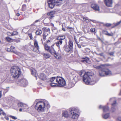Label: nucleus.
Returning <instances> with one entry per match:
<instances>
[{
    "instance_id": "obj_1",
    "label": "nucleus",
    "mask_w": 121,
    "mask_h": 121,
    "mask_svg": "<svg viewBox=\"0 0 121 121\" xmlns=\"http://www.w3.org/2000/svg\"><path fill=\"white\" fill-rule=\"evenodd\" d=\"M50 81L51 82L50 85L52 87L58 86L60 87H63L66 85L65 80L61 77H52L50 79Z\"/></svg>"
},
{
    "instance_id": "obj_2",
    "label": "nucleus",
    "mask_w": 121,
    "mask_h": 121,
    "mask_svg": "<svg viewBox=\"0 0 121 121\" xmlns=\"http://www.w3.org/2000/svg\"><path fill=\"white\" fill-rule=\"evenodd\" d=\"M38 99H36L35 101L36 103L35 108L37 111L40 112H43L45 109L46 107H50V106L48 103L47 101H38Z\"/></svg>"
},
{
    "instance_id": "obj_3",
    "label": "nucleus",
    "mask_w": 121,
    "mask_h": 121,
    "mask_svg": "<svg viewBox=\"0 0 121 121\" xmlns=\"http://www.w3.org/2000/svg\"><path fill=\"white\" fill-rule=\"evenodd\" d=\"M93 66L97 69H100L99 71V74L101 76H104L106 75H108L111 74V72L108 69L106 68L104 65H101L100 66L94 65Z\"/></svg>"
},
{
    "instance_id": "obj_4",
    "label": "nucleus",
    "mask_w": 121,
    "mask_h": 121,
    "mask_svg": "<svg viewBox=\"0 0 121 121\" xmlns=\"http://www.w3.org/2000/svg\"><path fill=\"white\" fill-rule=\"evenodd\" d=\"M10 72L12 77L15 79L17 78L21 73L20 69L17 66L12 67L10 70Z\"/></svg>"
},
{
    "instance_id": "obj_5",
    "label": "nucleus",
    "mask_w": 121,
    "mask_h": 121,
    "mask_svg": "<svg viewBox=\"0 0 121 121\" xmlns=\"http://www.w3.org/2000/svg\"><path fill=\"white\" fill-rule=\"evenodd\" d=\"M63 3V0H48V4L49 7L53 8L55 5L59 6Z\"/></svg>"
},
{
    "instance_id": "obj_6",
    "label": "nucleus",
    "mask_w": 121,
    "mask_h": 121,
    "mask_svg": "<svg viewBox=\"0 0 121 121\" xmlns=\"http://www.w3.org/2000/svg\"><path fill=\"white\" fill-rule=\"evenodd\" d=\"M69 111L73 119H77L79 116V110L77 108H69Z\"/></svg>"
},
{
    "instance_id": "obj_7",
    "label": "nucleus",
    "mask_w": 121,
    "mask_h": 121,
    "mask_svg": "<svg viewBox=\"0 0 121 121\" xmlns=\"http://www.w3.org/2000/svg\"><path fill=\"white\" fill-rule=\"evenodd\" d=\"M88 72H86L83 75V81L86 84L91 85V82L92 81L91 80L92 76Z\"/></svg>"
},
{
    "instance_id": "obj_8",
    "label": "nucleus",
    "mask_w": 121,
    "mask_h": 121,
    "mask_svg": "<svg viewBox=\"0 0 121 121\" xmlns=\"http://www.w3.org/2000/svg\"><path fill=\"white\" fill-rule=\"evenodd\" d=\"M34 45L35 48H34L33 50L34 52H35L38 53H39L40 52L39 51V48L38 44V42L36 39H35L34 40Z\"/></svg>"
},
{
    "instance_id": "obj_9",
    "label": "nucleus",
    "mask_w": 121,
    "mask_h": 121,
    "mask_svg": "<svg viewBox=\"0 0 121 121\" xmlns=\"http://www.w3.org/2000/svg\"><path fill=\"white\" fill-rule=\"evenodd\" d=\"M17 105L18 107L22 108L24 111H26V109L28 108L27 105L22 102L18 103L17 104Z\"/></svg>"
},
{
    "instance_id": "obj_10",
    "label": "nucleus",
    "mask_w": 121,
    "mask_h": 121,
    "mask_svg": "<svg viewBox=\"0 0 121 121\" xmlns=\"http://www.w3.org/2000/svg\"><path fill=\"white\" fill-rule=\"evenodd\" d=\"M114 100V101L113 103L112 104V107L111 109V111L112 112H115L116 110V107L117 105V103L116 100H115V99L114 98H112L110 99V100L111 101L112 100Z\"/></svg>"
},
{
    "instance_id": "obj_11",
    "label": "nucleus",
    "mask_w": 121,
    "mask_h": 121,
    "mask_svg": "<svg viewBox=\"0 0 121 121\" xmlns=\"http://www.w3.org/2000/svg\"><path fill=\"white\" fill-rule=\"evenodd\" d=\"M20 82L22 84V86H25L28 84L27 81L24 78L22 79Z\"/></svg>"
},
{
    "instance_id": "obj_12",
    "label": "nucleus",
    "mask_w": 121,
    "mask_h": 121,
    "mask_svg": "<svg viewBox=\"0 0 121 121\" xmlns=\"http://www.w3.org/2000/svg\"><path fill=\"white\" fill-rule=\"evenodd\" d=\"M91 7L92 8L95 10L99 11V6L95 3L92 4Z\"/></svg>"
},
{
    "instance_id": "obj_13",
    "label": "nucleus",
    "mask_w": 121,
    "mask_h": 121,
    "mask_svg": "<svg viewBox=\"0 0 121 121\" xmlns=\"http://www.w3.org/2000/svg\"><path fill=\"white\" fill-rule=\"evenodd\" d=\"M105 3L108 7L111 6L112 4V0H105Z\"/></svg>"
},
{
    "instance_id": "obj_14",
    "label": "nucleus",
    "mask_w": 121,
    "mask_h": 121,
    "mask_svg": "<svg viewBox=\"0 0 121 121\" xmlns=\"http://www.w3.org/2000/svg\"><path fill=\"white\" fill-rule=\"evenodd\" d=\"M39 77L41 79L44 80L46 79V76L44 73H41L39 76Z\"/></svg>"
},
{
    "instance_id": "obj_15",
    "label": "nucleus",
    "mask_w": 121,
    "mask_h": 121,
    "mask_svg": "<svg viewBox=\"0 0 121 121\" xmlns=\"http://www.w3.org/2000/svg\"><path fill=\"white\" fill-rule=\"evenodd\" d=\"M64 48L65 51L67 52H68L72 51L73 49L68 46L65 45L64 46Z\"/></svg>"
},
{
    "instance_id": "obj_16",
    "label": "nucleus",
    "mask_w": 121,
    "mask_h": 121,
    "mask_svg": "<svg viewBox=\"0 0 121 121\" xmlns=\"http://www.w3.org/2000/svg\"><path fill=\"white\" fill-rule=\"evenodd\" d=\"M49 52L52 55L55 54L56 51L54 49V44H53Z\"/></svg>"
},
{
    "instance_id": "obj_17",
    "label": "nucleus",
    "mask_w": 121,
    "mask_h": 121,
    "mask_svg": "<svg viewBox=\"0 0 121 121\" xmlns=\"http://www.w3.org/2000/svg\"><path fill=\"white\" fill-rule=\"evenodd\" d=\"M65 38V35H59L57 36V40H62L64 39Z\"/></svg>"
},
{
    "instance_id": "obj_18",
    "label": "nucleus",
    "mask_w": 121,
    "mask_h": 121,
    "mask_svg": "<svg viewBox=\"0 0 121 121\" xmlns=\"http://www.w3.org/2000/svg\"><path fill=\"white\" fill-rule=\"evenodd\" d=\"M99 108L100 109L103 108L104 112H107L109 110L108 107L107 106H103L102 105H100L99 106Z\"/></svg>"
},
{
    "instance_id": "obj_19",
    "label": "nucleus",
    "mask_w": 121,
    "mask_h": 121,
    "mask_svg": "<svg viewBox=\"0 0 121 121\" xmlns=\"http://www.w3.org/2000/svg\"><path fill=\"white\" fill-rule=\"evenodd\" d=\"M53 55H54V56L57 59H60L61 58V54L58 52L56 53L55 52V54H53Z\"/></svg>"
},
{
    "instance_id": "obj_20",
    "label": "nucleus",
    "mask_w": 121,
    "mask_h": 121,
    "mask_svg": "<svg viewBox=\"0 0 121 121\" xmlns=\"http://www.w3.org/2000/svg\"><path fill=\"white\" fill-rule=\"evenodd\" d=\"M58 41H57L56 43V46L58 48L59 50L60 49V45H61L63 43V41L62 40H58Z\"/></svg>"
},
{
    "instance_id": "obj_21",
    "label": "nucleus",
    "mask_w": 121,
    "mask_h": 121,
    "mask_svg": "<svg viewBox=\"0 0 121 121\" xmlns=\"http://www.w3.org/2000/svg\"><path fill=\"white\" fill-rule=\"evenodd\" d=\"M62 116L66 118H67L69 117V115L68 112L67 111H65L63 112L62 113Z\"/></svg>"
},
{
    "instance_id": "obj_22",
    "label": "nucleus",
    "mask_w": 121,
    "mask_h": 121,
    "mask_svg": "<svg viewBox=\"0 0 121 121\" xmlns=\"http://www.w3.org/2000/svg\"><path fill=\"white\" fill-rule=\"evenodd\" d=\"M54 14V13L52 11H51L49 12H48L47 14V15H50V16L49 17V18L51 19H52L54 17V16H53V14Z\"/></svg>"
},
{
    "instance_id": "obj_23",
    "label": "nucleus",
    "mask_w": 121,
    "mask_h": 121,
    "mask_svg": "<svg viewBox=\"0 0 121 121\" xmlns=\"http://www.w3.org/2000/svg\"><path fill=\"white\" fill-rule=\"evenodd\" d=\"M103 33L104 34L110 36H112L114 35L111 32V33H109L107 31H103Z\"/></svg>"
},
{
    "instance_id": "obj_24",
    "label": "nucleus",
    "mask_w": 121,
    "mask_h": 121,
    "mask_svg": "<svg viewBox=\"0 0 121 121\" xmlns=\"http://www.w3.org/2000/svg\"><path fill=\"white\" fill-rule=\"evenodd\" d=\"M31 73L32 75L35 76V77H36V75H37V73H36V70L34 69H33L31 70Z\"/></svg>"
},
{
    "instance_id": "obj_25",
    "label": "nucleus",
    "mask_w": 121,
    "mask_h": 121,
    "mask_svg": "<svg viewBox=\"0 0 121 121\" xmlns=\"http://www.w3.org/2000/svg\"><path fill=\"white\" fill-rule=\"evenodd\" d=\"M68 46L73 49V42L71 40H69L68 42Z\"/></svg>"
},
{
    "instance_id": "obj_26",
    "label": "nucleus",
    "mask_w": 121,
    "mask_h": 121,
    "mask_svg": "<svg viewBox=\"0 0 121 121\" xmlns=\"http://www.w3.org/2000/svg\"><path fill=\"white\" fill-rule=\"evenodd\" d=\"M73 79L74 80L75 82H77L79 79L78 75L74 74L73 76Z\"/></svg>"
},
{
    "instance_id": "obj_27",
    "label": "nucleus",
    "mask_w": 121,
    "mask_h": 121,
    "mask_svg": "<svg viewBox=\"0 0 121 121\" xmlns=\"http://www.w3.org/2000/svg\"><path fill=\"white\" fill-rule=\"evenodd\" d=\"M42 54L43 56L46 59L50 57V55L48 54L43 53H42Z\"/></svg>"
},
{
    "instance_id": "obj_28",
    "label": "nucleus",
    "mask_w": 121,
    "mask_h": 121,
    "mask_svg": "<svg viewBox=\"0 0 121 121\" xmlns=\"http://www.w3.org/2000/svg\"><path fill=\"white\" fill-rule=\"evenodd\" d=\"M83 19L84 21L86 22V23H88L89 22L90 20L93 22H94L95 21V20H90L89 19H87V18L83 17Z\"/></svg>"
},
{
    "instance_id": "obj_29",
    "label": "nucleus",
    "mask_w": 121,
    "mask_h": 121,
    "mask_svg": "<svg viewBox=\"0 0 121 121\" xmlns=\"http://www.w3.org/2000/svg\"><path fill=\"white\" fill-rule=\"evenodd\" d=\"M50 47L47 44H45L44 45V48L45 50L49 52Z\"/></svg>"
},
{
    "instance_id": "obj_30",
    "label": "nucleus",
    "mask_w": 121,
    "mask_h": 121,
    "mask_svg": "<svg viewBox=\"0 0 121 121\" xmlns=\"http://www.w3.org/2000/svg\"><path fill=\"white\" fill-rule=\"evenodd\" d=\"M109 116V113H106L103 115V118L105 119L108 118Z\"/></svg>"
},
{
    "instance_id": "obj_31",
    "label": "nucleus",
    "mask_w": 121,
    "mask_h": 121,
    "mask_svg": "<svg viewBox=\"0 0 121 121\" xmlns=\"http://www.w3.org/2000/svg\"><path fill=\"white\" fill-rule=\"evenodd\" d=\"M89 58L87 57H85L83 59L81 60L82 62H84L87 63L88 61L89 60Z\"/></svg>"
},
{
    "instance_id": "obj_32",
    "label": "nucleus",
    "mask_w": 121,
    "mask_h": 121,
    "mask_svg": "<svg viewBox=\"0 0 121 121\" xmlns=\"http://www.w3.org/2000/svg\"><path fill=\"white\" fill-rule=\"evenodd\" d=\"M42 33V31L39 30H38L35 32L36 34V35H40Z\"/></svg>"
},
{
    "instance_id": "obj_33",
    "label": "nucleus",
    "mask_w": 121,
    "mask_h": 121,
    "mask_svg": "<svg viewBox=\"0 0 121 121\" xmlns=\"http://www.w3.org/2000/svg\"><path fill=\"white\" fill-rule=\"evenodd\" d=\"M68 85L69 87L70 88L73 86H74V84L72 82H70L69 83Z\"/></svg>"
},
{
    "instance_id": "obj_34",
    "label": "nucleus",
    "mask_w": 121,
    "mask_h": 121,
    "mask_svg": "<svg viewBox=\"0 0 121 121\" xmlns=\"http://www.w3.org/2000/svg\"><path fill=\"white\" fill-rule=\"evenodd\" d=\"M2 114L3 115L6 116V114L4 113L3 111L1 109H0V115Z\"/></svg>"
},
{
    "instance_id": "obj_35",
    "label": "nucleus",
    "mask_w": 121,
    "mask_h": 121,
    "mask_svg": "<svg viewBox=\"0 0 121 121\" xmlns=\"http://www.w3.org/2000/svg\"><path fill=\"white\" fill-rule=\"evenodd\" d=\"M11 51L13 52L15 54L18 55H19L20 54V53L19 52H18L17 51H13V50H11Z\"/></svg>"
},
{
    "instance_id": "obj_36",
    "label": "nucleus",
    "mask_w": 121,
    "mask_h": 121,
    "mask_svg": "<svg viewBox=\"0 0 121 121\" xmlns=\"http://www.w3.org/2000/svg\"><path fill=\"white\" fill-rule=\"evenodd\" d=\"M6 39L8 42H10L12 40L11 38L9 37H7L6 38Z\"/></svg>"
},
{
    "instance_id": "obj_37",
    "label": "nucleus",
    "mask_w": 121,
    "mask_h": 121,
    "mask_svg": "<svg viewBox=\"0 0 121 121\" xmlns=\"http://www.w3.org/2000/svg\"><path fill=\"white\" fill-rule=\"evenodd\" d=\"M121 23V20L119 22H117V23H116L114 27L116 26H117L119 25Z\"/></svg>"
},
{
    "instance_id": "obj_38",
    "label": "nucleus",
    "mask_w": 121,
    "mask_h": 121,
    "mask_svg": "<svg viewBox=\"0 0 121 121\" xmlns=\"http://www.w3.org/2000/svg\"><path fill=\"white\" fill-rule=\"evenodd\" d=\"M12 35L14 36L16 35H17L18 34V32L17 31H14L13 33H12Z\"/></svg>"
},
{
    "instance_id": "obj_39",
    "label": "nucleus",
    "mask_w": 121,
    "mask_h": 121,
    "mask_svg": "<svg viewBox=\"0 0 121 121\" xmlns=\"http://www.w3.org/2000/svg\"><path fill=\"white\" fill-rule=\"evenodd\" d=\"M90 30L91 32L95 33V28H91Z\"/></svg>"
},
{
    "instance_id": "obj_40",
    "label": "nucleus",
    "mask_w": 121,
    "mask_h": 121,
    "mask_svg": "<svg viewBox=\"0 0 121 121\" xmlns=\"http://www.w3.org/2000/svg\"><path fill=\"white\" fill-rule=\"evenodd\" d=\"M28 35L30 37V39H32L33 38L32 35L31 34H28Z\"/></svg>"
},
{
    "instance_id": "obj_41",
    "label": "nucleus",
    "mask_w": 121,
    "mask_h": 121,
    "mask_svg": "<svg viewBox=\"0 0 121 121\" xmlns=\"http://www.w3.org/2000/svg\"><path fill=\"white\" fill-rule=\"evenodd\" d=\"M105 25L107 27H109L111 26V24L109 23H106L105 24Z\"/></svg>"
},
{
    "instance_id": "obj_42",
    "label": "nucleus",
    "mask_w": 121,
    "mask_h": 121,
    "mask_svg": "<svg viewBox=\"0 0 121 121\" xmlns=\"http://www.w3.org/2000/svg\"><path fill=\"white\" fill-rule=\"evenodd\" d=\"M78 73L80 75V76H82V72L81 71H78Z\"/></svg>"
},
{
    "instance_id": "obj_43",
    "label": "nucleus",
    "mask_w": 121,
    "mask_h": 121,
    "mask_svg": "<svg viewBox=\"0 0 121 121\" xmlns=\"http://www.w3.org/2000/svg\"><path fill=\"white\" fill-rule=\"evenodd\" d=\"M12 33H11L10 32H8L7 33V34L9 36H12Z\"/></svg>"
},
{
    "instance_id": "obj_44",
    "label": "nucleus",
    "mask_w": 121,
    "mask_h": 121,
    "mask_svg": "<svg viewBox=\"0 0 121 121\" xmlns=\"http://www.w3.org/2000/svg\"><path fill=\"white\" fill-rule=\"evenodd\" d=\"M10 117H11L12 118H13V119L16 120L17 119V118L16 117H14L13 116H10Z\"/></svg>"
},
{
    "instance_id": "obj_45",
    "label": "nucleus",
    "mask_w": 121,
    "mask_h": 121,
    "mask_svg": "<svg viewBox=\"0 0 121 121\" xmlns=\"http://www.w3.org/2000/svg\"><path fill=\"white\" fill-rule=\"evenodd\" d=\"M22 8L23 10H24L26 7V6L25 5H23L22 6Z\"/></svg>"
},
{
    "instance_id": "obj_46",
    "label": "nucleus",
    "mask_w": 121,
    "mask_h": 121,
    "mask_svg": "<svg viewBox=\"0 0 121 121\" xmlns=\"http://www.w3.org/2000/svg\"><path fill=\"white\" fill-rule=\"evenodd\" d=\"M46 36L45 35H43V39H44V40L46 39Z\"/></svg>"
},
{
    "instance_id": "obj_47",
    "label": "nucleus",
    "mask_w": 121,
    "mask_h": 121,
    "mask_svg": "<svg viewBox=\"0 0 121 121\" xmlns=\"http://www.w3.org/2000/svg\"><path fill=\"white\" fill-rule=\"evenodd\" d=\"M117 14L121 16V11L119 12H117Z\"/></svg>"
},
{
    "instance_id": "obj_48",
    "label": "nucleus",
    "mask_w": 121,
    "mask_h": 121,
    "mask_svg": "<svg viewBox=\"0 0 121 121\" xmlns=\"http://www.w3.org/2000/svg\"><path fill=\"white\" fill-rule=\"evenodd\" d=\"M77 45L78 46V48H81V45L78 44V43H76Z\"/></svg>"
},
{
    "instance_id": "obj_49",
    "label": "nucleus",
    "mask_w": 121,
    "mask_h": 121,
    "mask_svg": "<svg viewBox=\"0 0 121 121\" xmlns=\"http://www.w3.org/2000/svg\"><path fill=\"white\" fill-rule=\"evenodd\" d=\"M114 53L113 52H112L109 53V54L111 56H113Z\"/></svg>"
},
{
    "instance_id": "obj_50",
    "label": "nucleus",
    "mask_w": 121,
    "mask_h": 121,
    "mask_svg": "<svg viewBox=\"0 0 121 121\" xmlns=\"http://www.w3.org/2000/svg\"><path fill=\"white\" fill-rule=\"evenodd\" d=\"M74 38L75 42L76 43H78L77 39H76V38L75 36H74Z\"/></svg>"
},
{
    "instance_id": "obj_51",
    "label": "nucleus",
    "mask_w": 121,
    "mask_h": 121,
    "mask_svg": "<svg viewBox=\"0 0 121 121\" xmlns=\"http://www.w3.org/2000/svg\"><path fill=\"white\" fill-rule=\"evenodd\" d=\"M5 116V117H4V118H5L6 119V120H9V118L7 117H6V116Z\"/></svg>"
},
{
    "instance_id": "obj_52",
    "label": "nucleus",
    "mask_w": 121,
    "mask_h": 121,
    "mask_svg": "<svg viewBox=\"0 0 121 121\" xmlns=\"http://www.w3.org/2000/svg\"><path fill=\"white\" fill-rule=\"evenodd\" d=\"M118 120L120 121H121V117H119L118 118Z\"/></svg>"
},
{
    "instance_id": "obj_53",
    "label": "nucleus",
    "mask_w": 121,
    "mask_h": 121,
    "mask_svg": "<svg viewBox=\"0 0 121 121\" xmlns=\"http://www.w3.org/2000/svg\"><path fill=\"white\" fill-rule=\"evenodd\" d=\"M99 55L102 56H104V54L103 53H99Z\"/></svg>"
},
{
    "instance_id": "obj_54",
    "label": "nucleus",
    "mask_w": 121,
    "mask_h": 121,
    "mask_svg": "<svg viewBox=\"0 0 121 121\" xmlns=\"http://www.w3.org/2000/svg\"><path fill=\"white\" fill-rule=\"evenodd\" d=\"M62 30H63L64 31H65V29L64 28H62Z\"/></svg>"
},
{
    "instance_id": "obj_55",
    "label": "nucleus",
    "mask_w": 121,
    "mask_h": 121,
    "mask_svg": "<svg viewBox=\"0 0 121 121\" xmlns=\"http://www.w3.org/2000/svg\"><path fill=\"white\" fill-rule=\"evenodd\" d=\"M50 31V30L49 28H48L47 30V31L48 32H49Z\"/></svg>"
},
{
    "instance_id": "obj_56",
    "label": "nucleus",
    "mask_w": 121,
    "mask_h": 121,
    "mask_svg": "<svg viewBox=\"0 0 121 121\" xmlns=\"http://www.w3.org/2000/svg\"><path fill=\"white\" fill-rule=\"evenodd\" d=\"M80 40H83V38L82 37H80L79 39Z\"/></svg>"
},
{
    "instance_id": "obj_57",
    "label": "nucleus",
    "mask_w": 121,
    "mask_h": 121,
    "mask_svg": "<svg viewBox=\"0 0 121 121\" xmlns=\"http://www.w3.org/2000/svg\"><path fill=\"white\" fill-rule=\"evenodd\" d=\"M22 110H23V109L22 108H21L20 109L19 111L20 112H21V111H22Z\"/></svg>"
},
{
    "instance_id": "obj_58",
    "label": "nucleus",
    "mask_w": 121,
    "mask_h": 121,
    "mask_svg": "<svg viewBox=\"0 0 121 121\" xmlns=\"http://www.w3.org/2000/svg\"><path fill=\"white\" fill-rule=\"evenodd\" d=\"M67 28L68 29H72V28L71 27H69V26H67Z\"/></svg>"
},
{
    "instance_id": "obj_59",
    "label": "nucleus",
    "mask_w": 121,
    "mask_h": 121,
    "mask_svg": "<svg viewBox=\"0 0 121 121\" xmlns=\"http://www.w3.org/2000/svg\"><path fill=\"white\" fill-rule=\"evenodd\" d=\"M39 21V20H37L34 23H36L37 22H38Z\"/></svg>"
},
{
    "instance_id": "obj_60",
    "label": "nucleus",
    "mask_w": 121,
    "mask_h": 121,
    "mask_svg": "<svg viewBox=\"0 0 121 121\" xmlns=\"http://www.w3.org/2000/svg\"><path fill=\"white\" fill-rule=\"evenodd\" d=\"M16 15L18 16L20 15V14L19 13H17Z\"/></svg>"
},
{
    "instance_id": "obj_61",
    "label": "nucleus",
    "mask_w": 121,
    "mask_h": 121,
    "mask_svg": "<svg viewBox=\"0 0 121 121\" xmlns=\"http://www.w3.org/2000/svg\"><path fill=\"white\" fill-rule=\"evenodd\" d=\"M50 40H48L47 41V43H48L49 42H50Z\"/></svg>"
},
{
    "instance_id": "obj_62",
    "label": "nucleus",
    "mask_w": 121,
    "mask_h": 121,
    "mask_svg": "<svg viewBox=\"0 0 121 121\" xmlns=\"http://www.w3.org/2000/svg\"><path fill=\"white\" fill-rule=\"evenodd\" d=\"M1 93L0 91V98L1 96Z\"/></svg>"
},
{
    "instance_id": "obj_63",
    "label": "nucleus",
    "mask_w": 121,
    "mask_h": 121,
    "mask_svg": "<svg viewBox=\"0 0 121 121\" xmlns=\"http://www.w3.org/2000/svg\"><path fill=\"white\" fill-rule=\"evenodd\" d=\"M15 48V47H13L11 46V49H12V48L14 49Z\"/></svg>"
},
{
    "instance_id": "obj_64",
    "label": "nucleus",
    "mask_w": 121,
    "mask_h": 121,
    "mask_svg": "<svg viewBox=\"0 0 121 121\" xmlns=\"http://www.w3.org/2000/svg\"><path fill=\"white\" fill-rule=\"evenodd\" d=\"M51 26H54V25L53 24L51 23Z\"/></svg>"
}]
</instances>
